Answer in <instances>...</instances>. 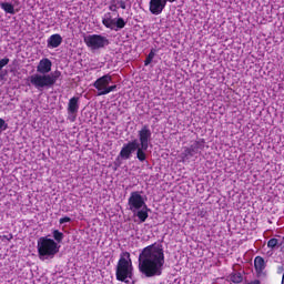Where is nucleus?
Segmentation results:
<instances>
[{
	"label": "nucleus",
	"mask_w": 284,
	"mask_h": 284,
	"mask_svg": "<svg viewBox=\"0 0 284 284\" xmlns=\"http://www.w3.org/2000/svg\"><path fill=\"white\" fill-rule=\"evenodd\" d=\"M138 270L145 278H154L163 274V266L165 265V251L163 245L153 243L145 246L138 258Z\"/></svg>",
	"instance_id": "nucleus-1"
},
{
	"label": "nucleus",
	"mask_w": 284,
	"mask_h": 284,
	"mask_svg": "<svg viewBox=\"0 0 284 284\" xmlns=\"http://www.w3.org/2000/svg\"><path fill=\"white\" fill-rule=\"evenodd\" d=\"M37 72L29 78L31 85H34L37 90H43V88H52L54 83L61 77V71L52 72V61L48 58H43L37 65Z\"/></svg>",
	"instance_id": "nucleus-2"
},
{
	"label": "nucleus",
	"mask_w": 284,
	"mask_h": 284,
	"mask_svg": "<svg viewBox=\"0 0 284 284\" xmlns=\"http://www.w3.org/2000/svg\"><path fill=\"white\" fill-rule=\"evenodd\" d=\"M129 210L133 213V216H138L140 223H145L148 221L150 214V209L148 204H145V200H143V195L140 192L134 191L131 192V195L128 200Z\"/></svg>",
	"instance_id": "nucleus-3"
},
{
	"label": "nucleus",
	"mask_w": 284,
	"mask_h": 284,
	"mask_svg": "<svg viewBox=\"0 0 284 284\" xmlns=\"http://www.w3.org/2000/svg\"><path fill=\"white\" fill-rule=\"evenodd\" d=\"M132 258H130V252H123L120 255L115 270V278L121 283H125L126 278H132L133 276Z\"/></svg>",
	"instance_id": "nucleus-4"
},
{
	"label": "nucleus",
	"mask_w": 284,
	"mask_h": 284,
	"mask_svg": "<svg viewBox=\"0 0 284 284\" xmlns=\"http://www.w3.org/2000/svg\"><path fill=\"white\" fill-rule=\"evenodd\" d=\"M59 254V244L49 237H40L38 240V255L39 258L49 256V258H54Z\"/></svg>",
	"instance_id": "nucleus-5"
},
{
	"label": "nucleus",
	"mask_w": 284,
	"mask_h": 284,
	"mask_svg": "<svg viewBox=\"0 0 284 284\" xmlns=\"http://www.w3.org/2000/svg\"><path fill=\"white\" fill-rule=\"evenodd\" d=\"M83 42L85 43L87 48H90V50H101V48L110 45V40L101 34H84Z\"/></svg>",
	"instance_id": "nucleus-6"
},
{
	"label": "nucleus",
	"mask_w": 284,
	"mask_h": 284,
	"mask_svg": "<svg viewBox=\"0 0 284 284\" xmlns=\"http://www.w3.org/2000/svg\"><path fill=\"white\" fill-rule=\"evenodd\" d=\"M102 24L109 30H123L125 28V20L123 18H118L116 20L112 18L111 12H106L102 18Z\"/></svg>",
	"instance_id": "nucleus-7"
},
{
	"label": "nucleus",
	"mask_w": 284,
	"mask_h": 284,
	"mask_svg": "<svg viewBox=\"0 0 284 284\" xmlns=\"http://www.w3.org/2000/svg\"><path fill=\"white\" fill-rule=\"evenodd\" d=\"M110 83H112V75L110 73H106L98 78L93 82V88L98 90V97H104V93L102 92H105V90H108V87L110 85Z\"/></svg>",
	"instance_id": "nucleus-8"
},
{
	"label": "nucleus",
	"mask_w": 284,
	"mask_h": 284,
	"mask_svg": "<svg viewBox=\"0 0 284 284\" xmlns=\"http://www.w3.org/2000/svg\"><path fill=\"white\" fill-rule=\"evenodd\" d=\"M136 150H139V140L130 141L123 144L119 153V158L123 159V161H128L129 159H131L132 153L136 152Z\"/></svg>",
	"instance_id": "nucleus-9"
},
{
	"label": "nucleus",
	"mask_w": 284,
	"mask_h": 284,
	"mask_svg": "<svg viewBox=\"0 0 284 284\" xmlns=\"http://www.w3.org/2000/svg\"><path fill=\"white\" fill-rule=\"evenodd\" d=\"M169 3H174L176 0H150L149 2V11L151 14L159 17L165 10V6Z\"/></svg>",
	"instance_id": "nucleus-10"
},
{
	"label": "nucleus",
	"mask_w": 284,
	"mask_h": 284,
	"mask_svg": "<svg viewBox=\"0 0 284 284\" xmlns=\"http://www.w3.org/2000/svg\"><path fill=\"white\" fill-rule=\"evenodd\" d=\"M138 136L140 145H142L143 149L150 148V141L152 139V131L150 130V126H142V129L138 132Z\"/></svg>",
	"instance_id": "nucleus-11"
},
{
	"label": "nucleus",
	"mask_w": 284,
	"mask_h": 284,
	"mask_svg": "<svg viewBox=\"0 0 284 284\" xmlns=\"http://www.w3.org/2000/svg\"><path fill=\"white\" fill-rule=\"evenodd\" d=\"M61 43H63V37H61V34L59 33H54L50 36L49 39L47 40L48 48H59Z\"/></svg>",
	"instance_id": "nucleus-12"
},
{
	"label": "nucleus",
	"mask_w": 284,
	"mask_h": 284,
	"mask_svg": "<svg viewBox=\"0 0 284 284\" xmlns=\"http://www.w3.org/2000/svg\"><path fill=\"white\" fill-rule=\"evenodd\" d=\"M254 267L257 276H261V274H263V272L265 271V267H267V264H265V258H263L262 256H256L254 258Z\"/></svg>",
	"instance_id": "nucleus-13"
},
{
	"label": "nucleus",
	"mask_w": 284,
	"mask_h": 284,
	"mask_svg": "<svg viewBox=\"0 0 284 284\" xmlns=\"http://www.w3.org/2000/svg\"><path fill=\"white\" fill-rule=\"evenodd\" d=\"M68 112L69 114H77L79 112V97H73L69 100Z\"/></svg>",
	"instance_id": "nucleus-14"
},
{
	"label": "nucleus",
	"mask_w": 284,
	"mask_h": 284,
	"mask_svg": "<svg viewBox=\"0 0 284 284\" xmlns=\"http://www.w3.org/2000/svg\"><path fill=\"white\" fill-rule=\"evenodd\" d=\"M195 154H199L201 150H205V139H199L189 146Z\"/></svg>",
	"instance_id": "nucleus-15"
},
{
	"label": "nucleus",
	"mask_w": 284,
	"mask_h": 284,
	"mask_svg": "<svg viewBox=\"0 0 284 284\" xmlns=\"http://www.w3.org/2000/svg\"><path fill=\"white\" fill-rule=\"evenodd\" d=\"M196 154L190 146H185L184 151L181 153V161L182 163H187L192 156Z\"/></svg>",
	"instance_id": "nucleus-16"
},
{
	"label": "nucleus",
	"mask_w": 284,
	"mask_h": 284,
	"mask_svg": "<svg viewBox=\"0 0 284 284\" xmlns=\"http://www.w3.org/2000/svg\"><path fill=\"white\" fill-rule=\"evenodd\" d=\"M145 151H148V148L143 149V145L139 144V146L136 149V159L141 163H143V161H145V159H148V155L145 154Z\"/></svg>",
	"instance_id": "nucleus-17"
},
{
	"label": "nucleus",
	"mask_w": 284,
	"mask_h": 284,
	"mask_svg": "<svg viewBox=\"0 0 284 284\" xmlns=\"http://www.w3.org/2000/svg\"><path fill=\"white\" fill-rule=\"evenodd\" d=\"M0 7L7 14H14V6L10 2H1Z\"/></svg>",
	"instance_id": "nucleus-18"
},
{
	"label": "nucleus",
	"mask_w": 284,
	"mask_h": 284,
	"mask_svg": "<svg viewBox=\"0 0 284 284\" xmlns=\"http://www.w3.org/2000/svg\"><path fill=\"white\" fill-rule=\"evenodd\" d=\"M154 57H156V50L151 49V51L149 52V54L146 55V58L144 60V65H150V63H152V61H154Z\"/></svg>",
	"instance_id": "nucleus-19"
},
{
	"label": "nucleus",
	"mask_w": 284,
	"mask_h": 284,
	"mask_svg": "<svg viewBox=\"0 0 284 284\" xmlns=\"http://www.w3.org/2000/svg\"><path fill=\"white\" fill-rule=\"evenodd\" d=\"M230 281L235 284L243 283V275L241 273H232Z\"/></svg>",
	"instance_id": "nucleus-20"
},
{
	"label": "nucleus",
	"mask_w": 284,
	"mask_h": 284,
	"mask_svg": "<svg viewBox=\"0 0 284 284\" xmlns=\"http://www.w3.org/2000/svg\"><path fill=\"white\" fill-rule=\"evenodd\" d=\"M52 234H53V239H54V241H57V243H61L63 241V233L61 231L53 230Z\"/></svg>",
	"instance_id": "nucleus-21"
},
{
	"label": "nucleus",
	"mask_w": 284,
	"mask_h": 284,
	"mask_svg": "<svg viewBox=\"0 0 284 284\" xmlns=\"http://www.w3.org/2000/svg\"><path fill=\"white\" fill-rule=\"evenodd\" d=\"M277 245H278V239L276 237H273L267 242V247H270L271 250H274Z\"/></svg>",
	"instance_id": "nucleus-22"
},
{
	"label": "nucleus",
	"mask_w": 284,
	"mask_h": 284,
	"mask_svg": "<svg viewBox=\"0 0 284 284\" xmlns=\"http://www.w3.org/2000/svg\"><path fill=\"white\" fill-rule=\"evenodd\" d=\"M110 92H116V84H109L108 88L104 91H102V94H104L105 97V94H110Z\"/></svg>",
	"instance_id": "nucleus-23"
},
{
	"label": "nucleus",
	"mask_w": 284,
	"mask_h": 284,
	"mask_svg": "<svg viewBox=\"0 0 284 284\" xmlns=\"http://www.w3.org/2000/svg\"><path fill=\"white\" fill-rule=\"evenodd\" d=\"M109 10H111V12H118L119 11V6H116V0H112L110 6H109Z\"/></svg>",
	"instance_id": "nucleus-24"
},
{
	"label": "nucleus",
	"mask_w": 284,
	"mask_h": 284,
	"mask_svg": "<svg viewBox=\"0 0 284 284\" xmlns=\"http://www.w3.org/2000/svg\"><path fill=\"white\" fill-rule=\"evenodd\" d=\"M10 63V59L9 58H4L0 60V70H3V68H6V65H8Z\"/></svg>",
	"instance_id": "nucleus-25"
},
{
	"label": "nucleus",
	"mask_w": 284,
	"mask_h": 284,
	"mask_svg": "<svg viewBox=\"0 0 284 284\" xmlns=\"http://www.w3.org/2000/svg\"><path fill=\"white\" fill-rule=\"evenodd\" d=\"M72 221L71 217L64 216L59 220L60 225H63V223H70Z\"/></svg>",
	"instance_id": "nucleus-26"
},
{
	"label": "nucleus",
	"mask_w": 284,
	"mask_h": 284,
	"mask_svg": "<svg viewBox=\"0 0 284 284\" xmlns=\"http://www.w3.org/2000/svg\"><path fill=\"white\" fill-rule=\"evenodd\" d=\"M8 128V123H6V120L0 118V130H6Z\"/></svg>",
	"instance_id": "nucleus-27"
},
{
	"label": "nucleus",
	"mask_w": 284,
	"mask_h": 284,
	"mask_svg": "<svg viewBox=\"0 0 284 284\" xmlns=\"http://www.w3.org/2000/svg\"><path fill=\"white\" fill-rule=\"evenodd\" d=\"M2 239H4L6 241H12L14 239V235L10 233L9 235H3Z\"/></svg>",
	"instance_id": "nucleus-28"
},
{
	"label": "nucleus",
	"mask_w": 284,
	"mask_h": 284,
	"mask_svg": "<svg viewBox=\"0 0 284 284\" xmlns=\"http://www.w3.org/2000/svg\"><path fill=\"white\" fill-rule=\"evenodd\" d=\"M120 8L122 9V10H125V8H126V6H125V1H120Z\"/></svg>",
	"instance_id": "nucleus-29"
},
{
	"label": "nucleus",
	"mask_w": 284,
	"mask_h": 284,
	"mask_svg": "<svg viewBox=\"0 0 284 284\" xmlns=\"http://www.w3.org/2000/svg\"><path fill=\"white\" fill-rule=\"evenodd\" d=\"M200 216H202V217H203V216H205V214H203V212H201V213H200Z\"/></svg>",
	"instance_id": "nucleus-30"
},
{
	"label": "nucleus",
	"mask_w": 284,
	"mask_h": 284,
	"mask_svg": "<svg viewBox=\"0 0 284 284\" xmlns=\"http://www.w3.org/2000/svg\"><path fill=\"white\" fill-rule=\"evenodd\" d=\"M0 239H1V235H0Z\"/></svg>",
	"instance_id": "nucleus-31"
}]
</instances>
